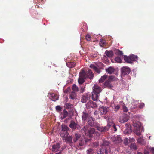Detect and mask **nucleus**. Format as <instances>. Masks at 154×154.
<instances>
[{"label": "nucleus", "instance_id": "e2e57ef3", "mask_svg": "<svg viewBox=\"0 0 154 154\" xmlns=\"http://www.w3.org/2000/svg\"><path fill=\"white\" fill-rule=\"evenodd\" d=\"M97 64L99 65H100L101 66H103V65H104L103 63L101 62L98 63Z\"/></svg>", "mask_w": 154, "mask_h": 154}, {"label": "nucleus", "instance_id": "a19ab883", "mask_svg": "<svg viewBox=\"0 0 154 154\" xmlns=\"http://www.w3.org/2000/svg\"><path fill=\"white\" fill-rule=\"evenodd\" d=\"M79 76H81V77H82L86 78V73L84 70H83L81 72L79 73Z\"/></svg>", "mask_w": 154, "mask_h": 154}, {"label": "nucleus", "instance_id": "393cba45", "mask_svg": "<svg viewBox=\"0 0 154 154\" xmlns=\"http://www.w3.org/2000/svg\"><path fill=\"white\" fill-rule=\"evenodd\" d=\"M60 147V144L59 143H57L55 144L54 145L52 146V150L55 152L57 151Z\"/></svg>", "mask_w": 154, "mask_h": 154}, {"label": "nucleus", "instance_id": "6ab92c4d", "mask_svg": "<svg viewBox=\"0 0 154 154\" xmlns=\"http://www.w3.org/2000/svg\"><path fill=\"white\" fill-rule=\"evenodd\" d=\"M77 123L73 121H71L69 125V127L71 128L72 130H75L76 129V126Z\"/></svg>", "mask_w": 154, "mask_h": 154}, {"label": "nucleus", "instance_id": "69168bd1", "mask_svg": "<svg viewBox=\"0 0 154 154\" xmlns=\"http://www.w3.org/2000/svg\"><path fill=\"white\" fill-rule=\"evenodd\" d=\"M129 124H126L125 125V127H126V128H127L128 127H129Z\"/></svg>", "mask_w": 154, "mask_h": 154}, {"label": "nucleus", "instance_id": "1a4fd4ad", "mask_svg": "<svg viewBox=\"0 0 154 154\" xmlns=\"http://www.w3.org/2000/svg\"><path fill=\"white\" fill-rule=\"evenodd\" d=\"M48 97L49 99L52 101H55L58 100V97L55 94L53 93H49Z\"/></svg>", "mask_w": 154, "mask_h": 154}, {"label": "nucleus", "instance_id": "a878e982", "mask_svg": "<svg viewBox=\"0 0 154 154\" xmlns=\"http://www.w3.org/2000/svg\"><path fill=\"white\" fill-rule=\"evenodd\" d=\"M61 130L60 131H68L69 129V128L65 124H62L61 126Z\"/></svg>", "mask_w": 154, "mask_h": 154}, {"label": "nucleus", "instance_id": "f704fd0d", "mask_svg": "<svg viewBox=\"0 0 154 154\" xmlns=\"http://www.w3.org/2000/svg\"><path fill=\"white\" fill-rule=\"evenodd\" d=\"M65 107L66 109H69L73 107V105L70 103H66L65 105Z\"/></svg>", "mask_w": 154, "mask_h": 154}, {"label": "nucleus", "instance_id": "8fccbe9b", "mask_svg": "<svg viewBox=\"0 0 154 154\" xmlns=\"http://www.w3.org/2000/svg\"><path fill=\"white\" fill-rule=\"evenodd\" d=\"M122 109L123 111L125 112H127L128 111V109L126 106L124 104L122 106Z\"/></svg>", "mask_w": 154, "mask_h": 154}, {"label": "nucleus", "instance_id": "052dcab7", "mask_svg": "<svg viewBox=\"0 0 154 154\" xmlns=\"http://www.w3.org/2000/svg\"><path fill=\"white\" fill-rule=\"evenodd\" d=\"M81 128V127L80 125L77 123L76 126V129L77 128L78 130H79Z\"/></svg>", "mask_w": 154, "mask_h": 154}, {"label": "nucleus", "instance_id": "a211bd4d", "mask_svg": "<svg viewBox=\"0 0 154 154\" xmlns=\"http://www.w3.org/2000/svg\"><path fill=\"white\" fill-rule=\"evenodd\" d=\"M124 60L126 63L132 64V61L130 55L129 56L124 55Z\"/></svg>", "mask_w": 154, "mask_h": 154}, {"label": "nucleus", "instance_id": "4c0bfd02", "mask_svg": "<svg viewBox=\"0 0 154 154\" xmlns=\"http://www.w3.org/2000/svg\"><path fill=\"white\" fill-rule=\"evenodd\" d=\"M63 116L62 117L61 116V118L62 119H63L65 118H66L68 114V112L65 109L63 110Z\"/></svg>", "mask_w": 154, "mask_h": 154}, {"label": "nucleus", "instance_id": "ddd939ff", "mask_svg": "<svg viewBox=\"0 0 154 154\" xmlns=\"http://www.w3.org/2000/svg\"><path fill=\"white\" fill-rule=\"evenodd\" d=\"M137 141V143L141 145H145L146 144V140L143 138V136L138 138Z\"/></svg>", "mask_w": 154, "mask_h": 154}, {"label": "nucleus", "instance_id": "49530a36", "mask_svg": "<svg viewBox=\"0 0 154 154\" xmlns=\"http://www.w3.org/2000/svg\"><path fill=\"white\" fill-rule=\"evenodd\" d=\"M116 77L113 75H111L109 77L108 79L110 82V81H113L115 80Z\"/></svg>", "mask_w": 154, "mask_h": 154}, {"label": "nucleus", "instance_id": "9b49d317", "mask_svg": "<svg viewBox=\"0 0 154 154\" xmlns=\"http://www.w3.org/2000/svg\"><path fill=\"white\" fill-rule=\"evenodd\" d=\"M94 121V118L92 117L89 118L87 123L88 125L91 127L94 126L95 125Z\"/></svg>", "mask_w": 154, "mask_h": 154}, {"label": "nucleus", "instance_id": "2eb2a0df", "mask_svg": "<svg viewBox=\"0 0 154 154\" xmlns=\"http://www.w3.org/2000/svg\"><path fill=\"white\" fill-rule=\"evenodd\" d=\"M81 135L80 134L76 133L75 134L74 136L73 140V143H75L79 140H80L81 138Z\"/></svg>", "mask_w": 154, "mask_h": 154}, {"label": "nucleus", "instance_id": "09e8293b", "mask_svg": "<svg viewBox=\"0 0 154 154\" xmlns=\"http://www.w3.org/2000/svg\"><path fill=\"white\" fill-rule=\"evenodd\" d=\"M117 54L119 55L122 56L123 55V53L122 51L119 49L117 50Z\"/></svg>", "mask_w": 154, "mask_h": 154}, {"label": "nucleus", "instance_id": "412c9836", "mask_svg": "<svg viewBox=\"0 0 154 154\" xmlns=\"http://www.w3.org/2000/svg\"><path fill=\"white\" fill-rule=\"evenodd\" d=\"M105 54L108 57H112L114 56V53L111 50L108 51L106 50L105 51Z\"/></svg>", "mask_w": 154, "mask_h": 154}, {"label": "nucleus", "instance_id": "4be33fe9", "mask_svg": "<svg viewBox=\"0 0 154 154\" xmlns=\"http://www.w3.org/2000/svg\"><path fill=\"white\" fill-rule=\"evenodd\" d=\"M130 57L131 58V61H132V64H133V61H137L138 60V57L137 55L131 54L130 55Z\"/></svg>", "mask_w": 154, "mask_h": 154}, {"label": "nucleus", "instance_id": "0e129e2a", "mask_svg": "<svg viewBox=\"0 0 154 154\" xmlns=\"http://www.w3.org/2000/svg\"><path fill=\"white\" fill-rule=\"evenodd\" d=\"M144 154H149V152L148 151L145 150L144 151Z\"/></svg>", "mask_w": 154, "mask_h": 154}, {"label": "nucleus", "instance_id": "de8ad7c7", "mask_svg": "<svg viewBox=\"0 0 154 154\" xmlns=\"http://www.w3.org/2000/svg\"><path fill=\"white\" fill-rule=\"evenodd\" d=\"M109 123H112V125H111V126L110 128L111 127H113V128L114 129V131H116L117 130V128H116V126L115 124L113 123L112 122H109Z\"/></svg>", "mask_w": 154, "mask_h": 154}, {"label": "nucleus", "instance_id": "423d86ee", "mask_svg": "<svg viewBox=\"0 0 154 154\" xmlns=\"http://www.w3.org/2000/svg\"><path fill=\"white\" fill-rule=\"evenodd\" d=\"M129 116L127 114H123L119 118V122L122 123L127 122L129 119Z\"/></svg>", "mask_w": 154, "mask_h": 154}, {"label": "nucleus", "instance_id": "864d4df0", "mask_svg": "<svg viewBox=\"0 0 154 154\" xmlns=\"http://www.w3.org/2000/svg\"><path fill=\"white\" fill-rule=\"evenodd\" d=\"M145 104L143 103H140V105L139 106V108L140 109H142L144 106Z\"/></svg>", "mask_w": 154, "mask_h": 154}, {"label": "nucleus", "instance_id": "37998d69", "mask_svg": "<svg viewBox=\"0 0 154 154\" xmlns=\"http://www.w3.org/2000/svg\"><path fill=\"white\" fill-rule=\"evenodd\" d=\"M82 131L85 132L86 134L88 131V127L87 126H84L83 128H82Z\"/></svg>", "mask_w": 154, "mask_h": 154}, {"label": "nucleus", "instance_id": "c9c22d12", "mask_svg": "<svg viewBox=\"0 0 154 154\" xmlns=\"http://www.w3.org/2000/svg\"><path fill=\"white\" fill-rule=\"evenodd\" d=\"M76 96V93L74 92H72L69 96V98L71 99L74 100Z\"/></svg>", "mask_w": 154, "mask_h": 154}, {"label": "nucleus", "instance_id": "4468645a", "mask_svg": "<svg viewBox=\"0 0 154 154\" xmlns=\"http://www.w3.org/2000/svg\"><path fill=\"white\" fill-rule=\"evenodd\" d=\"M104 86L105 88L112 89L113 85L109 81H106L104 83Z\"/></svg>", "mask_w": 154, "mask_h": 154}, {"label": "nucleus", "instance_id": "7ed1b4c3", "mask_svg": "<svg viewBox=\"0 0 154 154\" xmlns=\"http://www.w3.org/2000/svg\"><path fill=\"white\" fill-rule=\"evenodd\" d=\"M93 91L92 92V98L93 100L96 101L99 97L100 93L101 92V88L94 85L93 87Z\"/></svg>", "mask_w": 154, "mask_h": 154}, {"label": "nucleus", "instance_id": "680f3d73", "mask_svg": "<svg viewBox=\"0 0 154 154\" xmlns=\"http://www.w3.org/2000/svg\"><path fill=\"white\" fill-rule=\"evenodd\" d=\"M69 88H67V89L66 90H65L64 91V92L65 93H67L69 92Z\"/></svg>", "mask_w": 154, "mask_h": 154}, {"label": "nucleus", "instance_id": "c03bdc74", "mask_svg": "<svg viewBox=\"0 0 154 154\" xmlns=\"http://www.w3.org/2000/svg\"><path fill=\"white\" fill-rule=\"evenodd\" d=\"M115 61L117 63H120L122 62V60L119 57H117L115 58Z\"/></svg>", "mask_w": 154, "mask_h": 154}, {"label": "nucleus", "instance_id": "473e14b6", "mask_svg": "<svg viewBox=\"0 0 154 154\" xmlns=\"http://www.w3.org/2000/svg\"><path fill=\"white\" fill-rule=\"evenodd\" d=\"M66 65L69 68H72L75 66V63L73 62H68L66 63Z\"/></svg>", "mask_w": 154, "mask_h": 154}, {"label": "nucleus", "instance_id": "338daca9", "mask_svg": "<svg viewBox=\"0 0 154 154\" xmlns=\"http://www.w3.org/2000/svg\"><path fill=\"white\" fill-rule=\"evenodd\" d=\"M94 146L96 147H97L98 146V144L97 143H94Z\"/></svg>", "mask_w": 154, "mask_h": 154}, {"label": "nucleus", "instance_id": "f8f14e48", "mask_svg": "<svg viewBox=\"0 0 154 154\" xmlns=\"http://www.w3.org/2000/svg\"><path fill=\"white\" fill-rule=\"evenodd\" d=\"M98 154H107L108 149L105 146H101Z\"/></svg>", "mask_w": 154, "mask_h": 154}, {"label": "nucleus", "instance_id": "3c124183", "mask_svg": "<svg viewBox=\"0 0 154 154\" xmlns=\"http://www.w3.org/2000/svg\"><path fill=\"white\" fill-rule=\"evenodd\" d=\"M56 109L57 111L60 112L62 108L60 106H57L56 107Z\"/></svg>", "mask_w": 154, "mask_h": 154}, {"label": "nucleus", "instance_id": "0eeeda50", "mask_svg": "<svg viewBox=\"0 0 154 154\" xmlns=\"http://www.w3.org/2000/svg\"><path fill=\"white\" fill-rule=\"evenodd\" d=\"M73 137L71 136H68L62 138L63 140H65L67 144H69L70 145H72L73 142L72 141Z\"/></svg>", "mask_w": 154, "mask_h": 154}, {"label": "nucleus", "instance_id": "f3484780", "mask_svg": "<svg viewBox=\"0 0 154 154\" xmlns=\"http://www.w3.org/2000/svg\"><path fill=\"white\" fill-rule=\"evenodd\" d=\"M99 110L101 114H105L108 112V108L106 107L102 106L99 109Z\"/></svg>", "mask_w": 154, "mask_h": 154}, {"label": "nucleus", "instance_id": "f03ea898", "mask_svg": "<svg viewBox=\"0 0 154 154\" xmlns=\"http://www.w3.org/2000/svg\"><path fill=\"white\" fill-rule=\"evenodd\" d=\"M132 125L134 128L133 131L136 135L140 136L141 134V132L144 131V128L143 127L141 131H140L141 125L139 121L134 120L133 122Z\"/></svg>", "mask_w": 154, "mask_h": 154}, {"label": "nucleus", "instance_id": "20e7f679", "mask_svg": "<svg viewBox=\"0 0 154 154\" xmlns=\"http://www.w3.org/2000/svg\"><path fill=\"white\" fill-rule=\"evenodd\" d=\"M112 125L111 123H108L107 125L104 127L101 126L100 125L96 126L97 129L101 132H104L108 131Z\"/></svg>", "mask_w": 154, "mask_h": 154}, {"label": "nucleus", "instance_id": "9d476101", "mask_svg": "<svg viewBox=\"0 0 154 154\" xmlns=\"http://www.w3.org/2000/svg\"><path fill=\"white\" fill-rule=\"evenodd\" d=\"M95 129L93 128H91L88 129L86 135L89 137H91L95 133Z\"/></svg>", "mask_w": 154, "mask_h": 154}, {"label": "nucleus", "instance_id": "39448f33", "mask_svg": "<svg viewBox=\"0 0 154 154\" xmlns=\"http://www.w3.org/2000/svg\"><path fill=\"white\" fill-rule=\"evenodd\" d=\"M90 97L91 94L90 93H86L82 96L81 100V102L82 103H86L88 100L90 99Z\"/></svg>", "mask_w": 154, "mask_h": 154}, {"label": "nucleus", "instance_id": "cd10ccee", "mask_svg": "<svg viewBox=\"0 0 154 154\" xmlns=\"http://www.w3.org/2000/svg\"><path fill=\"white\" fill-rule=\"evenodd\" d=\"M132 132V130L130 127H128L123 131V133L125 135L130 134Z\"/></svg>", "mask_w": 154, "mask_h": 154}, {"label": "nucleus", "instance_id": "6e6552de", "mask_svg": "<svg viewBox=\"0 0 154 154\" xmlns=\"http://www.w3.org/2000/svg\"><path fill=\"white\" fill-rule=\"evenodd\" d=\"M86 108L90 109V108H96L97 106L95 103L93 102L91 100H89L86 104Z\"/></svg>", "mask_w": 154, "mask_h": 154}, {"label": "nucleus", "instance_id": "58836bf2", "mask_svg": "<svg viewBox=\"0 0 154 154\" xmlns=\"http://www.w3.org/2000/svg\"><path fill=\"white\" fill-rule=\"evenodd\" d=\"M100 46L101 47H103L104 45H106V41L103 39H100Z\"/></svg>", "mask_w": 154, "mask_h": 154}, {"label": "nucleus", "instance_id": "bf43d9fd", "mask_svg": "<svg viewBox=\"0 0 154 154\" xmlns=\"http://www.w3.org/2000/svg\"><path fill=\"white\" fill-rule=\"evenodd\" d=\"M150 149L152 153L154 154V147L151 148Z\"/></svg>", "mask_w": 154, "mask_h": 154}, {"label": "nucleus", "instance_id": "603ef678", "mask_svg": "<svg viewBox=\"0 0 154 154\" xmlns=\"http://www.w3.org/2000/svg\"><path fill=\"white\" fill-rule=\"evenodd\" d=\"M91 36L89 34H87L86 36V39L87 41H90L91 40Z\"/></svg>", "mask_w": 154, "mask_h": 154}, {"label": "nucleus", "instance_id": "dca6fc26", "mask_svg": "<svg viewBox=\"0 0 154 154\" xmlns=\"http://www.w3.org/2000/svg\"><path fill=\"white\" fill-rule=\"evenodd\" d=\"M112 139L114 142L118 143H120L122 141L119 135H115L112 137Z\"/></svg>", "mask_w": 154, "mask_h": 154}, {"label": "nucleus", "instance_id": "13d9d810", "mask_svg": "<svg viewBox=\"0 0 154 154\" xmlns=\"http://www.w3.org/2000/svg\"><path fill=\"white\" fill-rule=\"evenodd\" d=\"M92 149H89L87 150V154H91L92 152Z\"/></svg>", "mask_w": 154, "mask_h": 154}, {"label": "nucleus", "instance_id": "c756f323", "mask_svg": "<svg viewBox=\"0 0 154 154\" xmlns=\"http://www.w3.org/2000/svg\"><path fill=\"white\" fill-rule=\"evenodd\" d=\"M85 77H81V76H79V78L78 79V82L79 84L82 85L85 82Z\"/></svg>", "mask_w": 154, "mask_h": 154}, {"label": "nucleus", "instance_id": "5fc2aeb1", "mask_svg": "<svg viewBox=\"0 0 154 154\" xmlns=\"http://www.w3.org/2000/svg\"><path fill=\"white\" fill-rule=\"evenodd\" d=\"M120 108V106L119 105H117L116 106H115L114 108V109L116 111L118 110L119 108Z\"/></svg>", "mask_w": 154, "mask_h": 154}, {"label": "nucleus", "instance_id": "aec40b11", "mask_svg": "<svg viewBox=\"0 0 154 154\" xmlns=\"http://www.w3.org/2000/svg\"><path fill=\"white\" fill-rule=\"evenodd\" d=\"M90 67L92 68L98 74H100L101 72L100 70L94 64H91L90 66Z\"/></svg>", "mask_w": 154, "mask_h": 154}, {"label": "nucleus", "instance_id": "7c9ffc66", "mask_svg": "<svg viewBox=\"0 0 154 154\" xmlns=\"http://www.w3.org/2000/svg\"><path fill=\"white\" fill-rule=\"evenodd\" d=\"M88 77L90 79H92L94 77V74L92 72L91 70L89 69L87 72Z\"/></svg>", "mask_w": 154, "mask_h": 154}, {"label": "nucleus", "instance_id": "f257e3e1", "mask_svg": "<svg viewBox=\"0 0 154 154\" xmlns=\"http://www.w3.org/2000/svg\"><path fill=\"white\" fill-rule=\"evenodd\" d=\"M121 75L122 78L126 80H130L131 77L129 75L131 72V69L128 67L124 66L120 69Z\"/></svg>", "mask_w": 154, "mask_h": 154}, {"label": "nucleus", "instance_id": "79ce46f5", "mask_svg": "<svg viewBox=\"0 0 154 154\" xmlns=\"http://www.w3.org/2000/svg\"><path fill=\"white\" fill-rule=\"evenodd\" d=\"M85 85H80V92L82 93L84 92L85 90Z\"/></svg>", "mask_w": 154, "mask_h": 154}, {"label": "nucleus", "instance_id": "bb28decb", "mask_svg": "<svg viewBox=\"0 0 154 154\" xmlns=\"http://www.w3.org/2000/svg\"><path fill=\"white\" fill-rule=\"evenodd\" d=\"M86 143L87 142L85 139H82L81 138L79 140V143L78 145L77 146L78 147H79V146H82Z\"/></svg>", "mask_w": 154, "mask_h": 154}, {"label": "nucleus", "instance_id": "c85d7f7f", "mask_svg": "<svg viewBox=\"0 0 154 154\" xmlns=\"http://www.w3.org/2000/svg\"><path fill=\"white\" fill-rule=\"evenodd\" d=\"M59 134L62 137V138L69 135L68 131L62 132V131H60Z\"/></svg>", "mask_w": 154, "mask_h": 154}, {"label": "nucleus", "instance_id": "e433bc0d", "mask_svg": "<svg viewBox=\"0 0 154 154\" xmlns=\"http://www.w3.org/2000/svg\"><path fill=\"white\" fill-rule=\"evenodd\" d=\"M107 75L106 74H105L103 76H102L99 79V82H103L107 78Z\"/></svg>", "mask_w": 154, "mask_h": 154}, {"label": "nucleus", "instance_id": "b1692460", "mask_svg": "<svg viewBox=\"0 0 154 154\" xmlns=\"http://www.w3.org/2000/svg\"><path fill=\"white\" fill-rule=\"evenodd\" d=\"M106 72L108 74H111L113 73L115 71V69L112 67L110 66L109 67L105 69Z\"/></svg>", "mask_w": 154, "mask_h": 154}, {"label": "nucleus", "instance_id": "72a5a7b5", "mask_svg": "<svg viewBox=\"0 0 154 154\" xmlns=\"http://www.w3.org/2000/svg\"><path fill=\"white\" fill-rule=\"evenodd\" d=\"M130 147L132 150H136L137 149V147L135 143H131Z\"/></svg>", "mask_w": 154, "mask_h": 154}, {"label": "nucleus", "instance_id": "4d7b16f0", "mask_svg": "<svg viewBox=\"0 0 154 154\" xmlns=\"http://www.w3.org/2000/svg\"><path fill=\"white\" fill-rule=\"evenodd\" d=\"M124 144H125V145H128V139L127 138L125 139L124 140Z\"/></svg>", "mask_w": 154, "mask_h": 154}, {"label": "nucleus", "instance_id": "a18cd8bd", "mask_svg": "<svg viewBox=\"0 0 154 154\" xmlns=\"http://www.w3.org/2000/svg\"><path fill=\"white\" fill-rule=\"evenodd\" d=\"M72 89L73 91H79L78 88L77 86L75 84H73L72 86Z\"/></svg>", "mask_w": 154, "mask_h": 154}, {"label": "nucleus", "instance_id": "ea45409f", "mask_svg": "<svg viewBox=\"0 0 154 154\" xmlns=\"http://www.w3.org/2000/svg\"><path fill=\"white\" fill-rule=\"evenodd\" d=\"M110 143L108 141H104L103 142L102 145L101 146H104L106 147H107V148L108 149L109 148V146Z\"/></svg>", "mask_w": 154, "mask_h": 154}, {"label": "nucleus", "instance_id": "774afa93", "mask_svg": "<svg viewBox=\"0 0 154 154\" xmlns=\"http://www.w3.org/2000/svg\"><path fill=\"white\" fill-rule=\"evenodd\" d=\"M137 154H143V153H142V152H137Z\"/></svg>", "mask_w": 154, "mask_h": 154}, {"label": "nucleus", "instance_id": "6e6d98bb", "mask_svg": "<svg viewBox=\"0 0 154 154\" xmlns=\"http://www.w3.org/2000/svg\"><path fill=\"white\" fill-rule=\"evenodd\" d=\"M74 110L73 109H70L69 111V113L71 115H73L74 113Z\"/></svg>", "mask_w": 154, "mask_h": 154}, {"label": "nucleus", "instance_id": "2f4dec72", "mask_svg": "<svg viewBox=\"0 0 154 154\" xmlns=\"http://www.w3.org/2000/svg\"><path fill=\"white\" fill-rule=\"evenodd\" d=\"M132 106H131L130 109L131 111H134V110L136 109L137 107V103L133 102L131 103Z\"/></svg>", "mask_w": 154, "mask_h": 154}, {"label": "nucleus", "instance_id": "5701e85b", "mask_svg": "<svg viewBox=\"0 0 154 154\" xmlns=\"http://www.w3.org/2000/svg\"><path fill=\"white\" fill-rule=\"evenodd\" d=\"M88 117V114L85 111H83L82 113V119L83 121H86Z\"/></svg>", "mask_w": 154, "mask_h": 154}]
</instances>
